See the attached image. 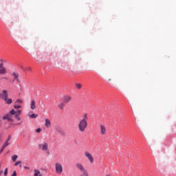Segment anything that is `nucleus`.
Instances as JSON below:
<instances>
[{"label": "nucleus", "mask_w": 176, "mask_h": 176, "mask_svg": "<svg viewBox=\"0 0 176 176\" xmlns=\"http://www.w3.org/2000/svg\"><path fill=\"white\" fill-rule=\"evenodd\" d=\"M2 152H3V151H2V148H1V150H0V155H1V153H2Z\"/></svg>", "instance_id": "c756f323"}, {"label": "nucleus", "mask_w": 176, "mask_h": 176, "mask_svg": "<svg viewBox=\"0 0 176 176\" xmlns=\"http://www.w3.org/2000/svg\"><path fill=\"white\" fill-rule=\"evenodd\" d=\"M17 157H19V156H17L16 155H14L12 156V162H16L17 160Z\"/></svg>", "instance_id": "f3484780"}, {"label": "nucleus", "mask_w": 176, "mask_h": 176, "mask_svg": "<svg viewBox=\"0 0 176 176\" xmlns=\"http://www.w3.org/2000/svg\"><path fill=\"white\" fill-rule=\"evenodd\" d=\"M55 170L57 174H61L63 173V165L58 162L56 163Z\"/></svg>", "instance_id": "6e6552de"}, {"label": "nucleus", "mask_w": 176, "mask_h": 176, "mask_svg": "<svg viewBox=\"0 0 176 176\" xmlns=\"http://www.w3.org/2000/svg\"><path fill=\"white\" fill-rule=\"evenodd\" d=\"M88 120L89 118L87 117V113H84L82 116V119L79 120L78 124V130L80 133H85V131H86V129H87Z\"/></svg>", "instance_id": "f03ea898"}, {"label": "nucleus", "mask_w": 176, "mask_h": 176, "mask_svg": "<svg viewBox=\"0 0 176 176\" xmlns=\"http://www.w3.org/2000/svg\"><path fill=\"white\" fill-rule=\"evenodd\" d=\"M30 108H31V109H32V111H34V109H35V108H36V106H35V100L31 101Z\"/></svg>", "instance_id": "ddd939ff"}, {"label": "nucleus", "mask_w": 176, "mask_h": 176, "mask_svg": "<svg viewBox=\"0 0 176 176\" xmlns=\"http://www.w3.org/2000/svg\"><path fill=\"white\" fill-rule=\"evenodd\" d=\"M72 100V96L69 95L64 96L62 98V101L66 104H68Z\"/></svg>", "instance_id": "1a4fd4ad"}, {"label": "nucleus", "mask_w": 176, "mask_h": 176, "mask_svg": "<svg viewBox=\"0 0 176 176\" xmlns=\"http://www.w3.org/2000/svg\"><path fill=\"white\" fill-rule=\"evenodd\" d=\"M1 68H4V67H3V63H1V64H0V69H1Z\"/></svg>", "instance_id": "bb28decb"}, {"label": "nucleus", "mask_w": 176, "mask_h": 176, "mask_svg": "<svg viewBox=\"0 0 176 176\" xmlns=\"http://www.w3.org/2000/svg\"><path fill=\"white\" fill-rule=\"evenodd\" d=\"M17 175V173H16V170H14L12 175V176H16Z\"/></svg>", "instance_id": "393cba45"}, {"label": "nucleus", "mask_w": 176, "mask_h": 176, "mask_svg": "<svg viewBox=\"0 0 176 176\" xmlns=\"http://www.w3.org/2000/svg\"><path fill=\"white\" fill-rule=\"evenodd\" d=\"M105 176H111L110 175H106Z\"/></svg>", "instance_id": "2f4dec72"}, {"label": "nucleus", "mask_w": 176, "mask_h": 176, "mask_svg": "<svg viewBox=\"0 0 176 176\" xmlns=\"http://www.w3.org/2000/svg\"><path fill=\"white\" fill-rule=\"evenodd\" d=\"M19 73L13 72L11 74V78H13L12 80H11V82L13 83V82H17L18 83H20V79L19 78Z\"/></svg>", "instance_id": "0eeeda50"}, {"label": "nucleus", "mask_w": 176, "mask_h": 176, "mask_svg": "<svg viewBox=\"0 0 176 176\" xmlns=\"http://www.w3.org/2000/svg\"><path fill=\"white\" fill-rule=\"evenodd\" d=\"M41 131H42V129H41V128H38L37 129H36V133H41Z\"/></svg>", "instance_id": "4be33fe9"}, {"label": "nucleus", "mask_w": 176, "mask_h": 176, "mask_svg": "<svg viewBox=\"0 0 176 176\" xmlns=\"http://www.w3.org/2000/svg\"><path fill=\"white\" fill-rule=\"evenodd\" d=\"M65 104L63 101L58 105L59 109H64V107H65Z\"/></svg>", "instance_id": "2eb2a0df"}, {"label": "nucleus", "mask_w": 176, "mask_h": 176, "mask_svg": "<svg viewBox=\"0 0 176 176\" xmlns=\"http://www.w3.org/2000/svg\"><path fill=\"white\" fill-rule=\"evenodd\" d=\"M6 74V69L5 67H2L0 69V75H5Z\"/></svg>", "instance_id": "4468645a"}, {"label": "nucleus", "mask_w": 176, "mask_h": 176, "mask_svg": "<svg viewBox=\"0 0 176 176\" xmlns=\"http://www.w3.org/2000/svg\"><path fill=\"white\" fill-rule=\"evenodd\" d=\"M12 140V136L10 135H8V139L4 142L1 146V152H3V150L6 146L10 145V140Z\"/></svg>", "instance_id": "423d86ee"}, {"label": "nucleus", "mask_w": 176, "mask_h": 176, "mask_svg": "<svg viewBox=\"0 0 176 176\" xmlns=\"http://www.w3.org/2000/svg\"><path fill=\"white\" fill-rule=\"evenodd\" d=\"M14 109H20V108H21V105H20V104H14Z\"/></svg>", "instance_id": "aec40b11"}, {"label": "nucleus", "mask_w": 176, "mask_h": 176, "mask_svg": "<svg viewBox=\"0 0 176 176\" xmlns=\"http://www.w3.org/2000/svg\"><path fill=\"white\" fill-rule=\"evenodd\" d=\"M3 98L4 101H6V104H12V99H10V98L8 99V96H9L8 94V91L3 90Z\"/></svg>", "instance_id": "39448f33"}, {"label": "nucleus", "mask_w": 176, "mask_h": 176, "mask_svg": "<svg viewBox=\"0 0 176 176\" xmlns=\"http://www.w3.org/2000/svg\"><path fill=\"white\" fill-rule=\"evenodd\" d=\"M38 149H41V151H43V152H45V153H47L49 155V143L43 142L41 144H39Z\"/></svg>", "instance_id": "7ed1b4c3"}, {"label": "nucleus", "mask_w": 176, "mask_h": 176, "mask_svg": "<svg viewBox=\"0 0 176 176\" xmlns=\"http://www.w3.org/2000/svg\"><path fill=\"white\" fill-rule=\"evenodd\" d=\"M3 60H1V63L3 62Z\"/></svg>", "instance_id": "72a5a7b5"}, {"label": "nucleus", "mask_w": 176, "mask_h": 176, "mask_svg": "<svg viewBox=\"0 0 176 176\" xmlns=\"http://www.w3.org/2000/svg\"><path fill=\"white\" fill-rule=\"evenodd\" d=\"M85 155L86 156V157H87L90 162V163H94V158L93 157V155H91V154H90L89 152L86 151L85 153Z\"/></svg>", "instance_id": "9d476101"}, {"label": "nucleus", "mask_w": 176, "mask_h": 176, "mask_svg": "<svg viewBox=\"0 0 176 176\" xmlns=\"http://www.w3.org/2000/svg\"><path fill=\"white\" fill-rule=\"evenodd\" d=\"M45 126L47 129H49L50 126H52V123L50 122V120L48 118L45 119Z\"/></svg>", "instance_id": "9b49d317"}, {"label": "nucleus", "mask_w": 176, "mask_h": 176, "mask_svg": "<svg viewBox=\"0 0 176 176\" xmlns=\"http://www.w3.org/2000/svg\"><path fill=\"white\" fill-rule=\"evenodd\" d=\"M76 167L78 170H80V171L82 173V174L80 176H89V173H87V170H86V169L85 168L83 165H82V164L77 163Z\"/></svg>", "instance_id": "20e7f679"}, {"label": "nucleus", "mask_w": 176, "mask_h": 176, "mask_svg": "<svg viewBox=\"0 0 176 176\" xmlns=\"http://www.w3.org/2000/svg\"><path fill=\"white\" fill-rule=\"evenodd\" d=\"M27 70L28 71H31V67H28Z\"/></svg>", "instance_id": "cd10ccee"}, {"label": "nucleus", "mask_w": 176, "mask_h": 176, "mask_svg": "<svg viewBox=\"0 0 176 176\" xmlns=\"http://www.w3.org/2000/svg\"><path fill=\"white\" fill-rule=\"evenodd\" d=\"M0 97H3V94L0 93Z\"/></svg>", "instance_id": "c85d7f7f"}, {"label": "nucleus", "mask_w": 176, "mask_h": 176, "mask_svg": "<svg viewBox=\"0 0 176 176\" xmlns=\"http://www.w3.org/2000/svg\"><path fill=\"white\" fill-rule=\"evenodd\" d=\"M19 167H22L21 166V161H18L16 162L15 164H14V166H19Z\"/></svg>", "instance_id": "412c9836"}, {"label": "nucleus", "mask_w": 176, "mask_h": 176, "mask_svg": "<svg viewBox=\"0 0 176 176\" xmlns=\"http://www.w3.org/2000/svg\"><path fill=\"white\" fill-rule=\"evenodd\" d=\"M29 117L30 118V119H36V118H38V115L33 113L30 115Z\"/></svg>", "instance_id": "dca6fc26"}, {"label": "nucleus", "mask_w": 176, "mask_h": 176, "mask_svg": "<svg viewBox=\"0 0 176 176\" xmlns=\"http://www.w3.org/2000/svg\"><path fill=\"white\" fill-rule=\"evenodd\" d=\"M3 79H6V78L4 77V78H3Z\"/></svg>", "instance_id": "473e14b6"}, {"label": "nucleus", "mask_w": 176, "mask_h": 176, "mask_svg": "<svg viewBox=\"0 0 176 176\" xmlns=\"http://www.w3.org/2000/svg\"><path fill=\"white\" fill-rule=\"evenodd\" d=\"M15 104H23V100H21V99H17V100L15 101Z\"/></svg>", "instance_id": "6ab92c4d"}, {"label": "nucleus", "mask_w": 176, "mask_h": 176, "mask_svg": "<svg viewBox=\"0 0 176 176\" xmlns=\"http://www.w3.org/2000/svg\"><path fill=\"white\" fill-rule=\"evenodd\" d=\"M4 175L6 176L8 175V168H6L4 170Z\"/></svg>", "instance_id": "5701e85b"}, {"label": "nucleus", "mask_w": 176, "mask_h": 176, "mask_svg": "<svg viewBox=\"0 0 176 176\" xmlns=\"http://www.w3.org/2000/svg\"><path fill=\"white\" fill-rule=\"evenodd\" d=\"M25 168L28 169L29 168H28V167H27V166H25Z\"/></svg>", "instance_id": "7c9ffc66"}, {"label": "nucleus", "mask_w": 176, "mask_h": 176, "mask_svg": "<svg viewBox=\"0 0 176 176\" xmlns=\"http://www.w3.org/2000/svg\"><path fill=\"white\" fill-rule=\"evenodd\" d=\"M100 132H101V134H106L107 133V128H105V126L101 124L100 125Z\"/></svg>", "instance_id": "f8f14e48"}, {"label": "nucleus", "mask_w": 176, "mask_h": 176, "mask_svg": "<svg viewBox=\"0 0 176 176\" xmlns=\"http://www.w3.org/2000/svg\"><path fill=\"white\" fill-rule=\"evenodd\" d=\"M80 87H82V85H80V84H76V88H77V89H80Z\"/></svg>", "instance_id": "b1692460"}, {"label": "nucleus", "mask_w": 176, "mask_h": 176, "mask_svg": "<svg viewBox=\"0 0 176 176\" xmlns=\"http://www.w3.org/2000/svg\"><path fill=\"white\" fill-rule=\"evenodd\" d=\"M23 111L21 110H16L12 109L7 115L4 116L3 117V120H8V122H13V116H14L15 119L18 122H20L21 120V118H20V115H21V113Z\"/></svg>", "instance_id": "f257e3e1"}, {"label": "nucleus", "mask_w": 176, "mask_h": 176, "mask_svg": "<svg viewBox=\"0 0 176 176\" xmlns=\"http://www.w3.org/2000/svg\"><path fill=\"white\" fill-rule=\"evenodd\" d=\"M39 174H41V172L39 170H34V176H41V175H39Z\"/></svg>", "instance_id": "a211bd4d"}, {"label": "nucleus", "mask_w": 176, "mask_h": 176, "mask_svg": "<svg viewBox=\"0 0 176 176\" xmlns=\"http://www.w3.org/2000/svg\"><path fill=\"white\" fill-rule=\"evenodd\" d=\"M1 165L0 164V175L1 174H2V173H3V170H1Z\"/></svg>", "instance_id": "a878e982"}]
</instances>
